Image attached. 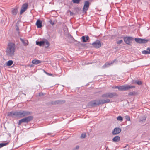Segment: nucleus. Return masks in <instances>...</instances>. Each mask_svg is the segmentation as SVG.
Listing matches in <instances>:
<instances>
[{
	"instance_id": "27",
	"label": "nucleus",
	"mask_w": 150,
	"mask_h": 150,
	"mask_svg": "<svg viewBox=\"0 0 150 150\" xmlns=\"http://www.w3.org/2000/svg\"><path fill=\"white\" fill-rule=\"evenodd\" d=\"M135 40L137 43H141L142 39L140 38H135Z\"/></svg>"
},
{
	"instance_id": "2",
	"label": "nucleus",
	"mask_w": 150,
	"mask_h": 150,
	"mask_svg": "<svg viewBox=\"0 0 150 150\" xmlns=\"http://www.w3.org/2000/svg\"><path fill=\"white\" fill-rule=\"evenodd\" d=\"M15 48L14 44L10 43L9 44L6 50L7 55L10 57L13 55Z\"/></svg>"
},
{
	"instance_id": "48",
	"label": "nucleus",
	"mask_w": 150,
	"mask_h": 150,
	"mask_svg": "<svg viewBox=\"0 0 150 150\" xmlns=\"http://www.w3.org/2000/svg\"><path fill=\"white\" fill-rule=\"evenodd\" d=\"M24 94L25 95V96L26 94Z\"/></svg>"
},
{
	"instance_id": "41",
	"label": "nucleus",
	"mask_w": 150,
	"mask_h": 150,
	"mask_svg": "<svg viewBox=\"0 0 150 150\" xmlns=\"http://www.w3.org/2000/svg\"><path fill=\"white\" fill-rule=\"evenodd\" d=\"M43 95V94L42 93H39V96H42V95Z\"/></svg>"
},
{
	"instance_id": "17",
	"label": "nucleus",
	"mask_w": 150,
	"mask_h": 150,
	"mask_svg": "<svg viewBox=\"0 0 150 150\" xmlns=\"http://www.w3.org/2000/svg\"><path fill=\"white\" fill-rule=\"evenodd\" d=\"M36 25L38 28H41L42 27V22L40 19H38L36 23Z\"/></svg>"
},
{
	"instance_id": "18",
	"label": "nucleus",
	"mask_w": 150,
	"mask_h": 150,
	"mask_svg": "<svg viewBox=\"0 0 150 150\" xmlns=\"http://www.w3.org/2000/svg\"><path fill=\"white\" fill-rule=\"evenodd\" d=\"M44 44H43V46H44L46 48L48 47L49 45V43L47 39H44L43 40Z\"/></svg>"
},
{
	"instance_id": "40",
	"label": "nucleus",
	"mask_w": 150,
	"mask_h": 150,
	"mask_svg": "<svg viewBox=\"0 0 150 150\" xmlns=\"http://www.w3.org/2000/svg\"><path fill=\"white\" fill-rule=\"evenodd\" d=\"M75 9H76V11H79V8L78 7H76L74 8Z\"/></svg>"
},
{
	"instance_id": "42",
	"label": "nucleus",
	"mask_w": 150,
	"mask_h": 150,
	"mask_svg": "<svg viewBox=\"0 0 150 150\" xmlns=\"http://www.w3.org/2000/svg\"><path fill=\"white\" fill-rule=\"evenodd\" d=\"M47 75H48L50 76H51L52 75V74H50V73H48V74Z\"/></svg>"
},
{
	"instance_id": "31",
	"label": "nucleus",
	"mask_w": 150,
	"mask_h": 150,
	"mask_svg": "<svg viewBox=\"0 0 150 150\" xmlns=\"http://www.w3.org/2000/svg\"><path fill=\"white\" fill-rule=\"evenodd\" d=\"M72 1L74 3L79 4L80 0H72Z\"/></svg>"
},
{
	"instance_id": "35",
	"label": "nucleus",
	"mask_w": 150,
	"mask_h": 150,
	"mask_svg": "<svg viewBox=\"0 0 150 150\" xmlns=\"http://www.w3.org/2000/svg\"><path fill=\"white\" fill-rule=\"evenodd\" d=\"M50 23L52 25H53L54 24V21H52L51 20H50L49 21Z\"/></svg>"
},
{
	"instance_id": "30",
	"label": "nucleus",
	"mask_w": 150,
	"mask_h": 150,
	"mask_svg": "<svg viewBox=\"0 0 150 150\" xmlns=\"http://www.w3.org/2000/svg\"><path fill=\"white\" fill-rule=\"evenodd\" d=\"M86 137V133H82L81 136V138H85Z\"/></svg>"
},
{
	"instance_id": "34",
	"label": "nucleus",
	"mask_w": 150,
	"mask_h": 150,
	"mask_svg": "<svg viewBox=\"0 0 150 150\" xmlns=\"http://www.w3.org/2000/svg\"><path fill=\"white\" fill-rule=\"evenodd\" d=\"M22 42L25 46H26L28 45V44L27 43L28 42L27 41H25L24 40Z\"/></svg>"
},
{
	"instance_id": "13",
	"label": "nucleus",
	"mask_w": 150,
	"mask_h": 150,
	"mask_svg": "<svg viewBox=\"0 0 150 150\" xmlns=\"http://www.w3.org/2000/svg\"><path fill=\"white\" fill-rule=\"evenodd\" d=\"M67 41L70 43L74 42H76L78 43H80V42L77 41L75 40L71 35H70L68 36Z\"/></svg>"
},
{
	"instance_id": "14",
	"label": "nucleus",
	"mask_w": 150,
	"mask_h": 150,
	"mask_svg": "<svg viewBox=\"0 0 150 150\" xmlns=\"http://www.w3.org/2000/svg\"><path fill=\"white\" fill-rule=\"evenodd\" d=\"M116 60L115 59L113 61H111L110 63H108L107 62L105 64L103 65L102 67L103 68H105L107 67H108L111 64H112L114 63L115 61H116Z\"/></svg>"
},
{
	"instance_id": "21",
	"label": "nucleus",
	"mask_w": 150,
	"mask_h": 150,
	"mask_svg": "<svg viewBox=\"0 0 150 150\" xmlns=\"http://www.w3.org/2000/svg\"><path fill=\"white\" fill-rule=\"evenodd\" d=\"M120 139V137L118 136H115L112 139V141L114 142H118Z\"/></svg>"
},
{
	"instance_id": "10",
	"label": "nucleus",
	"mask_w": 150,
	"mask_h": 150,
	"mask_svg": "<svg viewBox=\"0 0 150 150\" xmlns=\"http://www.w3.org/2000/svg\"><path fill=\"white\" fill-rule=\"evenodd\" d=\"M133 39L134 38L131 37H123V39L125 42L128 45H130V43L133 40Z\"/></svg>"
},
{
	"instance_id": "26",
	"label": "nucleus",
	"mask_w": 150,
	"mask_h": 150,
	"mask_svg": "<svg viewBox=\"0 0 150 150\" xmlns=\"http://www.w3.org/2000/svg\"><path fill=\"white\" fill-rule=\"evenodd\" d=\"M9 142H10V141H9L6 143H0V148H1L5 146H6V145H8L9 143Z\"/></svg>"
},
{
	"instance_id": "16",
	"label": "nucleus",
	"mask_w": 150,
	"mask_h": 150,
	"mask_svg": "<svg viewBox=\"0 0 150 150\" xmlns=\"http://www.w3.org/2000/svg\"><path fill=\"white\" fill-rule=\"evenodd\" d=\"M81 39L82 40V42H85L89 40V38L88 35L83 36L82 37Z\"/></svg>"
},
{
	"instance_id": "23",
	"label": "nucleus",
	"mask_w": 150,
	"mask_h": 150,
	"mask_svg": "<svg viewBox=\"0 0 150 150\" xmlns=\"http://www.w3.org/2000/svg\"><path fill=\"white\" fill-rule=\"evenodd\" d=\"M18 8H16L12 10V13L13 14L16 15L17 14L18 11Z\"/></svg>"
},
{
	"instance_id": "38",
	"label": "nucleus",
	"mask_w": 150,
	"mask_h": 150,
	"mask_svg": "<svg viewBox=\"0 0 150 150\" xmlns=\"http://www.w3.org/2000/svg\"><path fill=\"white\" fill-rule=\"evenodd\" d=\"M68 11L70 13V16H73L74 15V13L71 12L70 10H69Z\"/></svg>"
},
{
	"instance_id": "19",
	"label": "nucleus",
	"mask_w": 150,
	"mask_h": 150,
	"mask_svg": "<svg viewBox=\"0 0 150 150\" xmlns=\"http://www.w3.org/2000/svg\"><path fill=\"white\" fill-rule=\"evenodd\" d=\"M132 83L133 84H137L138 85H141L142 84V82L141 81L137 80H132Z\"/></svg>"
},
{
	"instance_id": "28",
	"label": "nucleus",
	"mask_w": 150,
	"mask_h": 150,
	"mask_svg": "<svg viewBox=\"0 0 150 150\" xmlns=\"http://www.w3.org/2000/svg\"><path fill=\"white\" fill-rule=\"evenodd\" d=\"M13 64V61L12 60H9L8 61L7 65V66H10L11 65Z\"/></svg>"
},
{
	"instance_id": "3",
	"label": "nucleus",
	"mask_w": 150,
	"mask_h": 150,
	"mask_svg": "<svg viewBox=\"0 0 150 150\" xmlns=\"http://www.w3.org/2000/svg\"><path fill=\"white\" fill-rule=\"evenodd\" d=\"M31 114V113L27 111L19 110L17 111V117L20 118L27 116Z\"/></svg>"
},
{
	"instance_id": "39",
	"label": "nucleus",
	"mask_w": 150,
	"mask_h": 150,
	"mask_svg": "<svg viewBox=\"0 0 150 150\" xmlns=\"http://www.w3.org/2000/svg\"><path fill=\"white\" fill-rule=\"evenodd\" d=\"M73 43H74V44L76 45L80 44V43H78V42H74Z\"/></svg>"
},
{
	"instance_id": "44",
	"label": "nucleus",
	"mask_w": 150,
	"mask_h": 150,
	"mask_svg": "<svg viewBox=\"0 0 150 150\" xmlns=\"http://www.w3.org/2000/svg\"><path fill=\"white\" fill-rule=\"evenodd\" d=\"M20 40L22 42L24 40L22 38H20Z\"/></svg>"
},
{
	"instance_id": "12",
	"label": "nucleus",
	"mask_w": 150,
	"mask_h": 150,
	"mask_svg": "<svg viewBox=\"0 0 150 150\" xmlns=\"http://www.w3.org/2000/svg\"><path fill=\"white\" fill-rule=\"evenodd\" d=\"M121 131V129L119 127H116L115 128L114 130L112 132V133L113 135H115L120 133Z\"/></svg>"
},
{
	"instance_id": "22",
	"label": "nucleus",
	"mask_w": 150,
	"mask_h": 150,
	"mask_svg": "<svg viewBox=\"0 0 150 150\" xmlns=\"http://www.w3.org/2000/svg\"><path fill=\"white\" fill-rule=\"evenodd\" d=\"M32 62L33 64H38L41 63V61L38 60L34 59L32 61Z\"/></svg>"
},
{
	"instance_id": "7",
	"label": "nucleus",
	"mask_w": 150,
	"mask_h": 150,
	"mask_svg": "<svg viewBox=\"0 0 150 150\" xmlns=\"http://www.w3.org/2000/svg\"><path fill=\"white\" fill-rule=\"evenodd\" d=\"M92 45L95 48L98 49L101 46V43L99 40H96L92 44Z\"/></svg>"
},
{
	"instance_id": "20",
	"label": "nucleus",
	"mask_w": 150,
	"mask_h": 150,
	"mask_svg": "<svg viewBox=\"0 0 150 150\" xmlns=\"http://www.w3.org/2000/svg\"><path fill=\"white\" fill-rule=\"evenodd\" d=\"M142 53L145 54H150V48L148 47L147 48L146 50L142 51Z\"/></svg>"
},
{
	"instance_id": "24",
	"label": "nucleus",
	"mask_w": 150,
	"mask_h": 150,
	"mask_svg": "<svg viewBox=\"0 0 150 150\" xmlns=\"http://www.w3.org/2000/svg\"><path fill=\"white\" fill-rule=\"evenodd\" d=\"M36 44L40 46H43V44H44L43 40L40 41H36Z\"/></svg>"
},
{
	"instance_id": "45",
	"label": "nucleus",
	"mask_w": 150,
	"mask_h": 150,
	"mask_svg": "<svg viewBox=\"0 0 150 150\" xmlns=\"http://www.w3.org/2000/svg\"><path fill=\"white\" fill-rule=\"evenodd\" d=\"M44 72L46 73L47 74H48V73H47V72H46L45 70H44Z\"/></svg>"
},
{
	"instance_id": "9",
	"label": "nucleus",
	"mask_w": 150,
	"mask_h": 150,
	"mask_svg": "<svg viewBox=\"0 0 150 150\" xmlns=\"http://www.w3.org/2000/svg\"><path fill=\"white\" fill-rule=\"evenodd\" d=\"M65 102V101L63 100H57L54 101H52L51 102L52 105H60L63 104Z\"/></svg>"
},
{
	"instance_id": "32",
	"label": "nucleus",
	"mask_w": 150,
	"mask_h": 150,
	"mask_svg": "<svg viewBox=\"0 0 150 150\" xmlns=\"http://www.w3.org/2000/svg\"><path fill=\"white\" fill-rule=\"evenodd\" d=\"M79 148V146L78 145H77L75 148H73L72 150H78Z\"/></svg>"
},
{
	"instance_id": "29",
	"label": "nucleus",
	"mask_w": 150,
	"mask_h": 150,
	"mask_svg": "<svg viewBox=\"0 0 150 150\" xmlns=\"http://www.w3.org/2000/svg\"><path fill=\"white\" fill-rule=\"evenodd\" d=\"M117 120L122 121L123 120V118L122 116H119L117 117Z\"/></svg>"
},
{
	"instance_id": "43",
	"label": "nucleus",
	"mask_w": 150,
	"mask_h": 150,
	"mask_svg": "<svg viewBox=\"0 0 150 150\" xmlns=\"http://www.w3.org/2000/svg\"><path fill=\"white\" fill-rule=\"evenodd\" d=\"M129 95H133V93L132 92H131L129 94Z\"/></svg>"
},
{
	"instance_id": "5",
	"label": "nucleus",
	"mask_w": 150,
	"mask_h": 150,
	"mask_svg": "<svg viewBox=\"0 0 150 150\" xmlns=\"http://www.w3.org/2000/svg\"><path fill=\"white\" fill-rule=\"evenodd\" d=\"M118 96V94L115 92H108L102 94L101 97L103 98H112L117 97Z\"/></svg>"
},
{
	"instance_id": "11",
	"label": "nucleus",
	"mask_w": 150,
	"mask_h": 150,
	"mask_svg": "<svg viewBox=\"0 0 150 150\" xmlns=\"http://www.w3.org/2000/svg\"><path fill=\"white\" fill-rule=\"evenodd\" d=\"M28 6V4L27 3L24 4L22 5V7L21 8V9L20 12V14H22L27 9Z\"/></svg>"
},
{
	"instance_id": "25",
	"label": "nucleus",
	"mask_w": 150,
	"mask_h": 150,
	"mask_svg": "<svg viewBox=\"0 0 150 150\" xmlns=\"http://www.w3.org/2000/svg\"><path fill=\"white\" fill-rule=\"evenodd\" d=\"M150 39H142L141 43H147L148 41H150Z\"/></svg>"
},
{
	"instance_id": "37",
	"label": "nucleus",
	"mask_w": 150,
	"mask_h": 150,
	"mask_svg": "<svg viewBox=\"0 0 150 150\" xmlns=\"http://www.w3.org/2000/svg\"><path fill=\"white\" fill-rule=\"evenodd\" d=\"M16 30L18 32V33H20L19 32V29L18 26V25H16Z\"/></svg>"
},
{
	"instance_id": "36",
	"label": "nucleus",
	"mask_w": 150,
	"mask_h": 150,
	"mask_svg": "<svg viewBox=\"0 0 150 150\" xmlns=\"http://www.w3.org/2000/svg\"><path fill=\"white\" fill-rule=\"evenodd\" d=\"M125 119L128 121H130V117L128 115H126L125 116Z\"/></svg>"
},
{
	"instance_id": "6",
	"label": "nucleus",
	"mask_w": 150,
	"mask_h": 150,
	"mask_svg": "<svg viewBox=\"0 0 150 150\" xmlns=\"http://www.w3.org/2000/svg\"><path fill=\"white\" fill-rule=\"evenodd\" d=\"M33 118V117L32 116H30L25 117L20 120L18 124V125H20L23 122L28 123L32 120Z\"/></svg>"
},
{
	"instance_id": "8",
	"label": "nucleus",
	"mask_w": 150,
	"mask_h": 150,
	"mask_svg": "<svg viewBox=\"0 0 150 150\" xmlns=\"http://www.w3.org/2000/svg\"><path fill=\"white\" fill-rule=\"evenodd\" d=\"M90 3L88 1H85L84 2V4L83 9L82 11L83 13H86L87 10H88L89 7Z\"/></svg>"
},
{
	"instance_id": "1",
	"label": "nucleus",
	"mask_w": 150,
	"mask_h": 150,
	"mask_svg": "<svg viewBox=\"0 0 150 150\" xmlns=\"http://www.w3.org/2000/svg\"><path fill=\"white\" fill-rule=\"evenodd\" d=\"M110 100L108 99H101L95 100L91 101L89 102L88 104V106L89 107H95L99 105H100L103 104L105 103H109L110 102Z\"/></svg>"
},
{
	"instance_id": "33",
	"label": "nucleus",
	"mask_w": 150,
	"mask_h": 150,
	"mask_svg": "<svg viewBox=\"0 0 150 150\" xmlns=\"http://www.w3.org/2000/svg\"><path fill=\"white\" fill-rule=\"evenodd\" d=\"M123 42V40H120L117 42V43L118 45H120Z\"/></svg>"
},
{
	"instance_id": "15",
	"label": "nucleus",
	"mask_w": 150,
	"mask_h": 150,
	"mask_svg": "<svg viewBox=\"0 0 150 150\" xmlns=\"http://www.w3.org/2000/svg\"><path fill=\"white\" fill-rule=\"evenodd\" d=\"M14 116H15L17 117V111H12L9 112L8 113L7 116H8L13 117Z\"/></svg>"
},
{
	"instance_id": "47",
	"label": "nucleus",
	"mask_w": 150,
	"mask_h": 150,
	"mask_svg": "<svg viewBox=\"0 0 150 150\" xmlns=\"http://www.w3.org/2000/svg\"><path fill=\"white\" fill-rule=\"evenodd\" d=\"M108 149V147H107V148H106V149Z\"/></svg>"
},
{
	"instance_id": "46",
	"label": "nucleus",
	"mask_w": 150,
	"mask_h": 150,
	"mask_svg": "<svg viewBox=\"0 0 150 150\" xmlns=\"http://www.w3.org/2000/svg\"><path fill=\"white\" fill-rule=\"evenodd\" d=\"M89 44H89V43H88V44H85V45H89Z\"/></svg>"
},
{
	"instance_id": "4",
	"label": "nucleus",
	"mask_w": 150,
	"mask_h": 150,
	"mask_svg": "<svg viewBox=\"0 0 150 150\" xmlns=\"http://www.w3.org/2000/svg\"><path fill=\"white\" fill-rule=\"evenodd\" d=\"M135 86H131L128 85H125L121 86H115L114 88L113 87V88L115 89L117 88L120 91H126V90H128L130 88H135Z\"/></svg>"
}]
</instances>
